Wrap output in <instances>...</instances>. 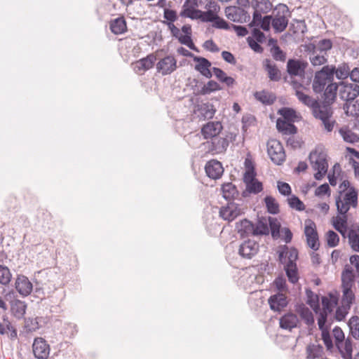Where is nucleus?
Instances as JSON below:
<instances>
[{"mask_svg":"<svg viewBox=\"0 0 359 359\" xmlns=\"http://www.w3.org/2000/svg\"><path fill=\"white\" fill-rule=\"evenodd\" d=\"M311 164L317 172L314 174V177L317 180H320L326 175L328 168L327 161V154L318 150L312 151L309 156Z\"/></svg>","mask_w":359,"mask_h":359,"instance_id":"4","label":"nucleus"},{"mask_svg":"<svg viewBox=\"0 0 359 359\" xmlns=\"http://www.w3.org/2000/svg\"><path fill=\"white\" fill-rule=\"evenodd\" d=\"M267 221L269 222V232L274 240L280 238V223L275 217H269Z\"/></svg>","mask_w":359,"mask_h":359,"instance_id":"38","label":"nucleus"},{"mask_svg":"<svg viewBox=\"0 0 359 359\" xmlns=\"http://www.w3.org/2000/svg\"><path fill=\"white\" fill-rule=\"evenodd\" d=\"M229 144V140L224 137L216 136L212 140V151L217 154L224 153Z\"/></svg>","mask_w":359,"mask_h":359,"instance_id":"26","label":"nucleus"},{"mask_svg":"<svg viewBox=\"0 0 359 359\" xmlns=\"http://www.w3.org/2000/svg\"><path fill=\"white\" fill-rule=\"evenodd\" d=\"M337 304V299L332 301L327 297H323L322 298L323 309L327 313H332L333 311L334 306Z\"/></svg>","mask_w":359,"mask_h":359,"instance_id":"63","label":"nucleus"},{"mask_svg":"<svg viewBox=\"0 0 359 359\" xmlns=\"http://www.w3.org/2000/svg\"><path fill=\"white\" fill-rule=\"evenodd\" d=\"M251 6L254 10L265 14L271 10L273 4L269 0H252Z\"/></svg>","mask_w":359,"mask_h":359,"instance_id":"34","label":"nucleus"},{"mask_svg":"<svg viewBox=\"0 0 359 359\" xmlns=\"http://www.w3.org/2000/svg\"><path fill=\"white\" fill-rule=\"evenodd\" d=\"M339 133L342 136L344 140L349 143L356 142L359 140V137L350 130L341 128L339 130Z\"/></svg>","mask_w":359,"mask_h":359,"instance_id":"55","label":"nucleus"},{"mask_svg":"<svg viewBox=\"0 0 359 359\" xmlns=\"http://www.w3.org/2000/svg\"><path fill=\"white\" fill-rule=\"evenodd\" d=\"M264 202L267 211L272 215H276L279 212V205L276 199L271 196H266L264 198Z\"/></svg>","mask_w":359,"mask_h":359,"instance_id":"47","label":"nucleus"},{"mask_svg":"<svg viewBox=\"0 0 359 359\" xmlns=\"http://www.w3.org/2000/svg\"><path fill=\"white\" fill-rule=\"evenodd\" d=\"M297 316L292 313H287L280 318V327L284 330H292L297 327L299 323Z\"/></svg>","mask_w":359,"mask_h":359,"instance_id":"23","label":"nucleus"},{"mask_svg":"<svg viewBox=\"0 0 359 359\" xmlns=\"http://www.w3.org/2000/svg\"><path fill=\"white\" fill-rule=\"evenodd\" d=\"M198 83V80L196 79H194L192 82V83H194V85H193V90L196 95H208L212 92L222 90V87L219 83L215 81L210 80L206 84L203 85L201 90L197 89V92H196Z\"/></svg>","mask_w":359,"mask_h":359,"instance_id":"20","label":"nucleus"},{"mask_svg":"<svg viewBox=\"0 0 359 359\" xmlns=\"http://www.w3.org/2000/svg\"><path fill=\"white\" fill-rule=\"evenodd\" d=\"M268 302L271 309L278 312H280L288 304L287 297L282 292L271 295L269 298Z\"/></svg>","mask_w":359,"mask_h":359,"instance_id":"15","label":"nucleus"},{"mask_svg":"<svg viewBox=\"0 0 359 359\" xmlns=\"http://www.w3.org/2000/svg\"><path fill=\"white\" fill-rule=\"evenodd\" d=\"M307 358L309 359H323L324 349L320 344H309L306 347Z\"/></svg>","mask_w":359,"mask_h":359,"instance_id":"30","label":"nucleus"},{"mask_svg":"<svg viewBox=\"0 0 359 359\" xmlns=\"http://www.w3.org/2000/svg\"><path fill=\"white\" fill-rule=\"evenodd\" d=\"M341 305L351 309L355 299V293L352 289H342Z\"/></svg>","mask_w":359,"mask_h":359,"instance_id":"39","label":"nucleus"},{"mask_svg":"<svg viewBox=\"0 0 359 359\" xmlns=\"http://www.w3.org/2000/svg\"><path fill=\"white\" fill-rule=\"evenodd\" d=\"M350 74V68L346 63H343L336 68L335 75L338 79H344Z\"/></svg>","mask_w":359,"mask_h":359,"instance_id":"57","label":"nucleus"},{"mask_svg":"<svg viewBox=\"0 0 359 359\" xmlns=\"http://www.w3.org/2000/svg\"><path fill=\"white\" fill-rule=\"evenodd\" d=\"M289 206L298 211H302L305 209L304 203L295 195H292L287 199Z\"/></svg>","mask_w":359,"mask_h":359,"instance_id":"51","label":"nucleus"},{"mask_svg":"<svg viewBox=\"0 0 359 359\" xmlns=\"http://www.w3.org/2000/svg\"><path fill=\"white\" fill-rule=\"evenodd\" d=\"M223 197L226 201H231L238 196V191L236 187L231 182L225 183L222 187Z\"/></svg>","mask_w":359,"mask_h":359,"instance_id":"31","label":"nucleus"},{"mask_svg":"<svg viewBox=\"0 0 359 359\" xmlns=\"http://www.w3.org/2000/svg\"><path fill=\"white\" fill-rule=\"evenodd\" d=\"M32 284L25 276H19L15 280V288L22 296L25 297L30 294L32 290Z\"/></svg>","mask_w":359,"mask_h":359,"instance_id":"21","label":"nucleus"},{"mask_svg":"<svg viewBox=\"0 0 359 359\" xmlns=\"http://www.w3.org/2000/svg\"><path fill=\"white\" fill-rule=\"evenodd\" d=\"M296 96L298 100L305 104L306 106L310 107L311 109L315 106V104H318V100L312 98L311 96L304 94L301 90H297L295 93Z\"/></svg>","mask_w":359,"mask_h":359,"instance_id":"44","label":"nucleus"},{"mask_svg":"<svg viewBox=\"0 0 359 359\" xmlns=\"http://www.w3.org/2000/svg\"><path fill=\"white\" fill-rule=\"evenodd\" d=\"M271 53L273 59L276 61L285 62L286 53L284 52L278 45L275 44L271 48Z\"/></svg>","mask_w":359,"mask_h":359,"instance_id":"53","label":"nucleus"},{"mask_svg":"<svg viewBox=\"0 0 359 359\" xmlns=\"http://www.w3.org/2000/svg\"><path fill=\"white\" fill-rule=\"evenodd\" d=\"M336 67L333 65L324 66L320 71L316 72L320 76H323L328 82L331 83L334 80V76L335 75Z\"/></svg>","mask_w":359,"mask_h":359,"instance_id":"41","label":"nucleus"},{"mask_svg":"<svg viewBox=\"0 0 359 359\" xmlns=\"http://www.w3.org/2000/svg\"><path fill=\"white\" fill-rule=\"evenodd\" d=\"M318 53L327 54V52L332 48V42L330 39H324L319 41H316Z\"/></svg>","mask_w":359,"mask_h":359,"instance_id":"52","label":"nucleus"},{"mask_svg":"<svg viewBox=\"0 0 359 359\" xmlns=\"http://www.w3.org/2000/svg\"><path fill=\"white\" fill-rule=\"evenodd\" d=\"M348 237L351 248L355 252H359V235L351 229L348 232Z\"/></svg>","mask_w":359,"mask_h":359,"instance_id":"54","label":"nucleus"},{"mask_svg":"<svg viewBox=\"0 0 359 359\" xmlns=\"http://www.w3.org/2000/svg\"><path fill=\"white\" fill-rule=\"evenodd\" d=\"M255 236H262L269 234V228L267 219L265 217L259 218L257 223L254 224Z\"/></svg>","mask_w":359,"mask_h":359,"instance_id":"35","label":"nucleus"},{"mask_svg":"<svg viewBox=\"0 0 359 359\" xmlns=\"http://www.w3.org/2000/svg\"><path fill=\"white\" fill-rule=\"evenodd\" d=\"M26 308L27 305L22 301L15 299L11 303V312L18 319H21L24 317Z\"/></svg>","mask_w":359,"mask_h":359,"instance_id":"32","label":"nucleus"},{"mask_svg":"<svg viewBox=\"0 0 359 359\" xmlns=\"http://www.w3.org/2000/svg\"><path fill=\"white\" fill-rule=\"evenodd\" d=\"M259 245L256 241L248 239L242 243L238 249V254L243 258L251 259L259 251Z\"/></svg>","mask_w":359,"mask_h":359,"instance_id":"11","label":"nucleus"},{"mask_svg":"<svg viewBox=\"0 0 359 359\" xmlns=\"http://www.w3.org/2000/svg\"><path fill=\"white\" fill-rule=\"evenodd\" d=\"M33 353L38 359H46L49 355V345L42 338H36L33 343Z\"/></svg>","mask_w":359,"mask_h":359,"instance_id":"14","label":"nucleus"},{"mask_svg":"<svg viewBox=\"0 0 359 359\" xmlns=\"http://www.w3.org/2000/svg\"><path fill=\"white\" fill-rule=\"evenodd\" d=\"M267 153L271 161L276 165H281L285 161L283 147L277 140L271 139L267 142Z\"/></svg>","mask_w":359,"mask_h":359,"instance_id":"6","label":"nucleus"},{"mask_svg":"<svg viewBox=\"0 0 359 359\" xmlns=\"http://www.w3.org/2000/svg\"><path fill=\"white\" fill-rule=\"evenodd\" d=\"M278 114L282 116L283 121L294 123L298 118L294 109L289 107H283L278 110Z\"/></svg>","mask_w":359,"mask_h":359,"instance_id":"40","label":"nucleus"},{"mask_svg":"<svg viewBox=\"0 0 359 359\" xmlns=\"http://www.w3.org/2000/svg\"><path fill=\"white\" fill-rule=\"evenodd\" d=\"M276 128L283 135H294L297 132V128L293 123L283 121L281 118L277 119Z\"/></svg>","mask_w":359,"mask_h":359,"instance_id":"27","label":"nucleus"},{"mask_svg":"<svg viewBox=\"0 0 359 359\" xmlns=\"http://www.w3.org/2000/svg\"><path fill=\"white\" fill-rule=\"evenodd\" d=\"M222 130V126L219 121H211L205 124L201 128V133L205 139L212 140L217 136Z\"/></svg>","mask_w":359,"mask_h":359,"instance_id":"17","label":"nucleus"},{"mask_svg":"<svg viewBox=\"0 0 359 359\" xmlns=\"http://www.w3.org/2000/svg\"><path fill=\"white\" fill-rule=\"evenodd\" d=\"M156 60V57L154 54L151 53L147 57H143L134 63V69L137 73L142 74L152 68Z\"/></svg>","mask_w":359,"mask_h":359,"instance_id":"16","label":"nucleus"},{"mask_svg":"<svg viewBox=\"0 0 359 359\" xmlns=\"http://www.w3.org/2000/svg\"><path fill=\"white\" fill-rule=\"evenodd\" d=\"M240 215V210H237L235 204L230 203L226 207H222L219 211V215L225 220L232 221Z\"/></svg>","mask_w":359,"mask_h":359,"instance_id":"24","label":"nucleus"},{"mask_svg":"<svg viewBox=\"0 0 359 359\" xmlns=\"http://www.w3.org/2000/svg\"><path fill=\"white\" fill-rule=\"evenodd\" d=\"M327 55L317 53L313 56H310V61L313 66L324 65L327 62Z\"/></svg>","mask_w":359,"mask_h":359,"instance_id":"59","label":"nucleus"},{"mask_svg":"<svg viewBox=\"0 0 359 359\" xmlns=\"http://www.w3.org/2000/svg\"><path fill=\"white\" fill-rule=\"evenodd\" d=\"M264 66L271 81H279L281 79V72L276 65L271 64L270 60L266 59L264 62Z\"/></svg>","mask_w":359,"mask_h":359,"instance_id":"25","label":"nucleus"},{"mask_svg":"<svg viewBox=\"0 0 359 359\" xmlns=\"http://www.w3.org/2000/svg\"><path fill=\"white\" fill-rule=\"evenodd\" d=\"M348 215L347 213L344 215H337L336 217H332V225L337 231L339 229L347 228Z\"/></svg>","mask_w":359,"mask_h":359,"instance_id":"43","label":"nucleus"},{"mask_svg":"<svg viewBox=\"0 0 359 359\" xmlns=\"http://www.w3.org/2000/svg\"><path fill=\"white\" fill-rule=\"evenodd\" d=\"M194 61L197 62L195 65V69L199 72L203 76L208 79L212 76V72L210 69L211 62L206 58L201 56L194 57Z\"/></svg>","mask_w":359,"mask_h":359,"instance_id":"19","label":"nucleus"},{"mask_svg":"<svg viewBox=\"0 0 359 359\" xmlns=\"http://www.w3.org/2000/svg\"><path fill=\"white\" fill-rule=\"evenodd\" d=\"M224 13L229 20L235 22H246L250 19L249 13L244 8L236 6L226 7Z\"/></svg>","mask_w":359,"mask_h":359,"instance_id":"8","label":"nucleus"},{"mask_svg":"<svg viewBox=\"0 0 359 359\" xmlns=\"http://www.w3.org/2000/svg\"><path fill=\"white\" fill-rule=\"evenodd\" d=\"M187 1L183 6V10L180 12V16L184 18H189L191 20H198L200 11L191 6H186Z\"/></svg>","mask_w":359,"mask_h":359,"instance_id":"42","label":"nucleus"},{"mask_svg":"<svg viewBox=\"0 0 359 359\" xmlns=\"http://www.w3.org/2000/svg\"><path fill=\"white\" fill-rule=\"evenodd\" d=\"M11 278V273L7 266L0 265V283L1 285H8Z\"/></svg>","mask_w":359,"mask_h":359,"instance_id":"56","label":"nucleus"},{"mask_svg":"<svg viewBox=\"0 0 359 359\" xmlns=\"http://www.w3.org/2000/svg\"><path fill=\"white\" fill-rule=\"evenodd\" d=\"M341 194L342 191H339V195L335 198L337 210L339 215L347 213L351 207L357 208L358 203V191L355 187L349 188L344 194L343 198H341Z\"/></svg>","mask_w":359,"mask_h":359,"instance_id":"1","label":"nucleus"},{"mask_svg":"<svg viewBox=\"0 0 359 359\" xmlns=\"http://www.w3.org/2000/svg\"><path fill=\"white\" fill-rule=\"evenodd\" d=\"M341 289H352L355 286V275L353 269L346 264L341 272Z\"/></svg>","mask_w":359,"mask_h":359,"instance_id":"18","label":"nucleus"},{"mask_svg":"<svg viewBox=\"0 0 359 359\" xmlns=\"http://www.w3.org/2000/svg\"><path fill=\"white\" fill-rule=\"evenodd\" d=\"M329 83L323 76H320L316 73L313 82V90L316 93H320L324 90L326 84Z\"/></svg>","mask_w":359,"mask_h":359,"instance_id":"48","label":"nucleus"},{"mask_svg":"<svg viewBox=\"0 0 359 359\" xmlns=\"http://www.w3.org/2000/svg\"><path fill=\"white\" fill-rule=\"evenodd\" d=\"M163 18L166 20L163 22L167 25V23H173L177 19V12L174 10L165 8L163 13Z\"/></svg>","mask_w":359,"mask_h":359,"instance_id":"62","label":"nucleus"},{"mask_svg":"<svg viewBox=\"0 0 359 359\" xmlns=\"http://www.w3.org/2000/svg\"><path fill=\"white\" fill-rule=\"evenodd\" d=\"M309 63L303 60L297 58H290L287 62L286 70L291 76H298L301 79L305 78L306 69Z\"/></svg>","mask_w":359,"mask_h":359,"instance_id":"7","label":"nucleus"},{"mask_svg":"<svg viewBox=\"0 0 359 359\" xmlns=\"http://www.w3.org/2000/svg\"><path fill=\"white\" fill-rule=\"evenodd\" d=\"M326 237L327 243L329 247L334 248L339 244V236L335 231L329 230L327 232Z\"/></svg>","mask_w":359,"mask_h":359,"instance_id":"58","label":"nucleus"},{"mask_svg":"<svg viewBox=\"0 0 359 359\" xmlns=\"http://www.w3.org/2000/svg\"><path fill=\"white\" fill-rule=\"evenodd\" d=\"M297 313L308 326L313 325L315 322L313 315L308 307L304 305L300 306L297 309Z\"/></svg>","mask_w":359,"mask_h":359,"instance_id":"36","label":"nucleus"},{"mask_svg":"<svg viewBox=\"0 0 359 359\" xmlns=\"http://www.w3.org/2000/svg\"><path fill=\"white\" fill-rule=\"evenodd\" d=\"M205 170L207 175L213 180L220 178L224 172L222 163L215 159L207 162L205 166Z\"/></svg>","mask_w":359,"mask_h":359,"instance_id":"13","label":"nucleus"},{"mask_svg":"<svg viewBox=\"0 0 359 359\" xmlns=\"http://www.w3.org/2000/svg\"><path fill=\"white\" fill-rule=\"evenodd\" d=\"M306 294L307 297L306 303L309 304L316 312L319 309L318 297L311 289L306 290Z\"/></svg>","mask_w":359,"mask_h":359,"instance_id":"50","label":"nucleus"},{"mask_svg":"<svg viewBox=\"0 0 359 359\" xmlns=\"http://www.w3.org/2000/svg\"><path fill=\"white\" fill-rule=\"evenodd\" d=\"M263 189L262 183L257 180L246 184V190L250 193L257 194L261 192Z\"/></svg>","mask_w":359,"mask_h":359,"instance_id":"60","label":"nucleus"},{"mask_svg":"<svg viewBox=\"0 0 359 359\" xmlns=\"http://www.w3.org/2000/svg\"><path fill=\"white\" fill-rule=\"evenodd\" d=\"M338 86L335 83H329L324 92V102L327 104H332L337 97Z\"/></svg>","mask_w":359,"mask_h":359,"instance_id":"33","label":"nucleus"},{"mask_svg":"<svg viewBox=\"0 0 359 359\" xmlns=\"http://www.w3.org/2000/svg\"><path fill=\"white\" fill-rule=\"evenodd\" d=\"M284 269L289 281L293 284L296 283L299 280L297 264L291 266L285 265Z\"/></svg>","mask_w":359,"mask_h":359,"instance_id":"49","label":"nucleus"},{"mask_svg":"<svg viewBox=\"0 0 359 359\" xmlns=\"http://www.w3.org/2000/svg\"><path fill=\"white\" fill-rule=\"evenodd\" d=\"M331 104H332L325 103L324 101L322 103H320L318 101V104H315L312 109L313 116L321 121H325L328 118H331L333 114L332 109L330 107Z\"/></svg>","mask_w":359,"mask_h":359,"instance_id":"12","label":"nucleus"},{"mask_svg":"<svg viewBox=\"0 0 359 359\" xmlns=\"http://www.w3.org/2000/svg\"><path fill=\"white\" fill-rule=\"evenodd\" d=\"M236 229L241 237L244 238L250 236H255L254 224L247 219L236 223Z\"/></svg>","mask_w":359,"mask_h":359,"instance_id":"22","label":"nucleus"},{"mask_svg":"<svg viewBox=\"0 0 359 359\" xmlns=\"http://www.w3.org/2000/svg\"><path fill=\"white\" fill-rule=\"evenodd\" d=\"M309 224H306L304 229V233L306 237L307 245L314 251L319 249L320 242L318 239V232L316 231V224L311 220Z\"/></svg>","mask_w":359,"mask_h":359,"instance_id":"10","label":"nucleus"},{"mask_svg":"<svg viewBox=\"0 0 359 359\" xmlns=\"http://www.w3.org/2000/svg\"><path fill=\"white\" fill-rule=\"evenodd\" d=\"M332 334L334 339L335 346L343 359H353V341L345 335L341 327L335 326L332 330Z\"/></svg>","mask_w":359,"mask_h":359,"instance_id":"2","label":"nucleus"},{"mask_svg":"<svg viewBox=\"0 0 359 359\" xmlns=\"http://www.w3.org/2000/svg\"><path fill=\"white\" fill-rule=\"evenodd\" d=\"M330 313H327L322 310L320 312L319 317L318 318V325L319 330L321 331V338L323 343L328 351L332 352L334 349V344L329 332V325H326L328 321V315Z\"/></svg>","mask_w":359,"mask_h":359,"instance_id":"5","label":"nucleus"},{"mask_svg":"<svg viewBox=\"0 0 359 359\" xmlns=\"http://www.w3.org/2000/svg\"><path fill=\"white\" fill-rule=\"evenodd\" d=\"M212 72L216 78L222 83H224L227 87H233L236 81L235 79L227 76V74L220 68L212 67Z\"/></svg>","mask_w":359,"mask_h":359,"instance_id":"28","label":"nucleus"},{"mask_svg":"<svg viewBox=\"0 0 359 359\" xmlns=\"http://www.w3.org/2000/svg\"><path fill=\"white\" fill-rule=\"evenodd\" d=\"M198 111L204 118L207 119L212 118L215 113L213 104L209 102L202 104L198 108Z\"/></svg>","mask_w":359,"mask_h":359,"instance_id":"46","label":"nucleus"},{"mask_svg":"<svg viewBox=\"0 0 359 359\" xmlns=\"http://www.w3.org/2000/svg\"><path fill=\"white\" fill-rule=\"evenodd\" d=\"M110 29L114 34H121L127 29L124 17H118L110 22Z\"/></svg>","mask_w":359,"mask_h":359,"instance_id":"29","label":"nucleus"},{"mask_svg":"<svg viewBox=\"0 0 359 359\" xmlns=\"http://www.w3.org/2000/svg\"><path fill=\"white\" fill-rule=\"evenodd\" d=\"M177 68V60L172 55L161 58L156 64L157 72L163 76L171 74Z\"/></svg>","mask_w":359,"mask_h":359,"instance_id":"9","label":"nucleus"},{"mask_svg":"<svg viewBox=\"0 0 359 359\" xmlns=\"http://www.w3.org/2000/svg\"><path fill=\"white\" fill-rule=\"evenodd\" d=\"M272 27L275 32H283L288 25V18L291 17V12L286 4H278L273 11Z\"/></svg>","mask_w":359,"mask_h":359,"instance_id":"3","label":"nucleus"},{"mask_svg":"<svg viewBox=\"0 0 359 359\" xmlns=\"http://www.w3.org/2000/svg\"><path fill=\"white\" fill-rule=\"evenodd\" d=\"M255 97L265 104H272L276 100V96L273 93L268 92H257L255 94Z\"/></svg>","mask_w":359,"mask_h":359,"instance_id":"45","label":"nucleus"},{"mask_svg":"<svg viewBox=\"0 0 359 359\" xmlns=\"http://www.w3.org/2000/svg\"><path fill=\"white\" fill-rule=\"evenodd\" d=\"M351 309H347L345 306H339L335 311L334 318L337 321H342L345 319Z\"/></svg>","mask_w":359,"mask_h":359,"instance_id":"64","label":"nucleus"},{"mask_svg":"<svg viewBox=\"0 0 359 359\" xmlns=\"http://www.w3.org/2000/svg\"><path fill=\"white\" fill-rule=\"evenodd\" d=\"M212 27L217 29L228 30L230 29L231 25L225 20L220 18L218 15H216L214 20L212 21Z\"/></svg>","mask_w":359,"mask_h":359,"instance_id":"61","label":"nucleus"},{"mask_svg":"<svg viewBox=\"0 0 359 359\" xmlns=\"http://www.w3.org/2000/svg\"><path fill=\"white\" fill-rule=\"evenodd\" d=\"M349 334L356 340H359V317L352 316L348 322Z\"/></svg>","mask_w":359,"mask_h":359,"instance_id":"37","label":"nucleus"}]
</instances>
